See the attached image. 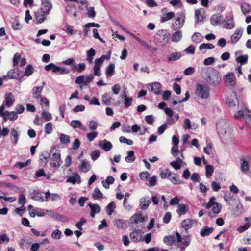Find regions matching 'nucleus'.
Segmentation results:
<instances>
[{
  "label": "nucleus",
  "instance_id": "1",
  "mask_svg": "<svg viewBox=\"0 0 251 251\" xmlns=\"http://www.w3.org/2000/svg\"><path fill=\"white\" fill-rule=\"evenodd\" d=\"M201 75L209 85L212 87H217L221 82V77L219 72L212 67L203 68Z\"/></svg>",
  "mask_w": 251,
  "mask_h": 251
},
{
  "label": "nucleus",
  "instance_id": "2",
  "mask_svg": "<svg viewBox=\"0 0 251 251\" xmlns=\"http://www.w3.org/2000/svg\"><path fill=\"white\" fill-rule=\"evenodd\" d=\"M216 126L219 136L222 142L225 144L232 143L233 136L229 124L225 120H220L217 123Z\"/></svg>",
  "mask_w": 251,
  "mask_h": 251
},
{
  "label": "nucleus",
  "instance_id": "3",
  "mask_svg": "<svg viewBox=\"0 0 251 251\" xmlns=\"http://www.w3.org/2000/svg\"><path fill=\"white\" fill-rule=\"evenodd\" d=\"M176 248L180 251H184L185 249L189 246L191 242V237L189 235H184L182 237L178 233H176Z\"/></svg>",
  "mask_w": 251,
  "mask_h": 251
},
{
  "label": "nucleus",
  "instance_id": "4",
  "mask_svg": "<svg viewBox=\"0 0 251 251\" xmlns=\"http://www.w3.org/2000/svg\"><path fill=\"white\" fill-rule=\"evenodd\" d=\"M110 54L103 55L100 57L97 58L94 61L93 67L94 75L97 76H100L101 75V67L105 60H109Z\"/></svg>",
  "mask_w": 251,
  "mask_h": 251
},
{
  "label": "nucleus",
  "instance_id": "5",
  "mask_svg": "<svg viewBox=\"0 0 251 251\" xmlns=\"http://www.w3.org/2000/svg\"><path fill=\"white\" fill-rule=\"evenodd\" d=\"M196 93L201 99H207L209 96V89L208 87L203 84H197Z\"/></svg>",
  "mask_w": 251,
  "mask_h": 251
},
{
  "label": "nucleus",
  "instance_id": "6",
  "mask_svg": "<svg viewBox=\"0 0 251 251\" xmlns=\"http://www.w3.org/2000/svg\"><path fill=\"white\" fill-rule=\"evenodd\" d=\"M216 198L215 197H211L209 199V201L207 203H204L203 206L207 209H209L212 207V211L214 214H218L219 213L221 208L222 205L217 202H215Z\"/></svg>",
  "mask_w": 251,
  "mask_h": 251
},
{
  "label": "nucleus",
  "instance_id": "7",
  "mask_svg": "<svg viewBox=\"0 0 251 251\" xmlns=\"http://www.w3.org/2000/svg\"><path fill=\"white\" fill-rule=\"evenodd\" d=\"M185 16L182 12L177 14L175 21L172 24V26L174 30H177L181 28L184 24Z\"/></svg>",
  "mask_w": 251,
  "mask_h": 251
},
{
  "label": "nucleus",
  "instance_id": "8",
  "mask_svg": "<svg viewBox=\"0 0 251 251\" xmlns=\"http://www.w3.org/2000/svg\"><path fill=\"white\" fill-rule=\"evenodd\" d=\"M50 165L53 168H58L61 164L60 154L58 151L53 152V150L50 151Z\"/></svg>",
  "mask_w": 251,
  "mask_h": 251
},
{
  "label": "nucleus",
  "instance_id": "9",
  "mask_svg": "<svg viewBox=\"0 0 251 251\" xmlns=\"http://www.w3.org/2000/svg\"><path fill=\"white\" fill-rule=\"evenodd\" d=\"M223 80L228 87H234L236 83V78L233 72H229L224 76Z\"/></svg>",
  "mask_w": 251,
  "mask_h": 251
},
{
  "label": "nucleus",
  "instance_id": "10",
  "mask_svg": "<svg viewBox=\"0 0 251 251\" xmlns=\"http://www.w3.org/2000/svg\"><path fill=\"white\" fill-rule=\"evenodd\" d=\"M156 35L158 36L157 39L162 46L167 44L169 41V35L165 30H159L156 33Z\"/></svg>",
  "mask_w": 251,
  "mask_h": 251
},
{
  "label": "nucleus",
  "instance_id": "11",
  "mask_svg": "<svg viewBox=\"0 0 251 251\" xmlns=\"http://www.w3.org/2000/svg\"><path fill=\"white\" fill-rule=\"evenodd\" d=\"M195 18L196 23L198 24H201L203 23L205 18V11L203 8L197 9L195 11Z\"/></svg>",
  "mask_w": 251,
  "mask_h": 251
},
{
  "label": "nucleus",
  "instance_id": "12",
  "mask_svg": "<svg viewBox=\"0 0 251 251\" xmlns=\"http://www.w3.org/2000/svg\"><path fill=\"white\" fill-rule=\"evenodd\" d=\"M143 232L140 229H134L133 231L129 234L131 240L134 242H137L141 241L142 239Z\"/></svg>",
  "mask_w": 251,
  "mask_h": 251
},
{
  "label": "nucleus",
  "instance_id": "13",
  "mask_svg": "<svg viewBox=\"0 0 251 251\" xmlns=\"http://www.w3.org/2000/svg\"><path fill=\"white\" fill-rule=\"evenodd\" d=\"M49 192H46L45 193V196H43V194L41 192H36L35 193L34 196L32 197V199L39 201H47L49 200Z\"/></svg>",
  "mask_w": 251,
  "mask_h": 251
},
{
  "label": "nucleus",
  "instance_id": "14",
  "mask_svg": "<svg viewBox=\"0 0 251 251\" xmlns=\"http://www.w3.org/2000/svg\"><path fill=\"white\" fill-rule=\"evenodd\" d=\"M182 227L185 230L187 231L191 228L194 225L197 224V221L195 220L186 219L182 222Z\"/></svg>",
  "mask_w": 251,
  "mask_h": 251
},
{
  "label": "nucleus",
  "instance_id": "15",
  "mask_svg": "<svg viewBox=\"0 0 251 251\" xmlns=\"http://www.w3.org/2000/svg\"><path fill=\"white\" fill-rule=\"evenodd\" d=\"M48 13H45V11H42L40 9H38L35 13V18L37 24L42 23L46 18Z\"/></svg>",
  "mask_w": 251,
  "mask_h": 251
},
{
  "label": "nucleus",
  "instance_id": "16",
  "mask_svg": "<svg viewBox=\"0 0 251 251\" xmlns=\"http://www.w3.org/2000/svg\"><path fill=\"white\" fill-rule=\"evenodd\" d=\"M18 128H12L10 132V140L13 144L16 145L18 141L19 136V132L18 131Z\"/></svg>",
  "mask_w": 251,
  "mask_h": 251
},
{
  "label": "nucleus",
  "instance_id": "17",
  "mask_svg": "<svg viewBox=\"0 0 251 251\" xmlns=\"http://www.w3.org/2000/svg\"><path fill=\"white\" fill-rule=\"evenodd\" d=\"M243 33V29L241 28L237 29L234 33L231 36L230 41L232 43H236L241 38Z\"/></svg>",
  "mask_w": 251,
  "mask_h": 251
},
{
  "label": "nucleus",
  "instance_id": "18",
  "mask_svg": "<svg viewBox=\"0 0 251 251\" xmlns=\"http://www.w3.org/2000/svg\"><path fill=\"white\" fill-rule=\"evenodd\" d=\"M147 218L141 214H135L130 218V220L132 224H137L138 223L144 222Z\"/></svg>",
  "mask_w": 251,
  "mask_h": 251
},
{
  "label": "nucleus",
  "instance_id": "19",
  "mask_svg": "<svg viewBox=\"0 0 251 251\" xmlns=\"http://www.w3.org/2000/svg\"><path fill=\"white\" fill-rule=\"evenodd\" d=\"M99 146L105 151H108L112 149V144L110 142L104 139L99 143Z\"/></svg>",
  "mask_w": 251,
  "mask_h": 251
},
{
  "label": "nucleus",
  "instance_id": "20",
  "mask_svg": "<svg viewBox=\"0 0 251 251\" xmlns=\"http://www.w3.org/2000/svg\"><path fill=\"white\" fill-rule=\"evenodd\" d=\"M52 8V4L48 0H42V6L40 8L43 11L45 12V13L49 14L50 11Z\"/></svg>",
  "mask_w": 251,
  "mask_h": 251
},
{
  "label": "nucleus",
  "instance_id": "21",
  "mask_svg": "<svg viewBox=\"0 0 251 251\" xmlns=\"http://www.w3.org/2000/svg\"><path fill=\"white\" fill-rule=\"evenodd\" d=\"M224 26L225 28L228 29H231L234 27L235 24L233 16H229L226 18Z\"/></svg>",
  "mask_w": 251,
  "mask_h": 251
},
{
  "label": "nucleus",
  "instance_id": "22",
  "mask_svg": "<svg viewBox=\"0 0 251 251\" xmlns=\"http://www.w3.org/2000/svg\"><path fill=\"white\" fill-rule=\"evenodd\" d=\"M6 105L9 107L12 105L15 101V98L12 93H6L5 95Z\"/></svg>",
  "mask_w": 251,
  "mask_h": 251
},
{
  "label": "nucleus",
  "instance_id": "23",
  "mask_svg": "<svg viewBox=\"0 0 251 251\" xmlns=\"http://www.w3.org/2000/svg\"><path fill=\"white\" fill-rule=\"evenodd\" d=\"M151 202L146 197H142L140 200V207L142 210H146L149 207Z\"/></svg>",
  "mask_w": 251,
  "mask_h": 251
},
{
  "label": "nucleus",
  "instance_id": "24",
  "mask_svg": "<svg viewBox=\"0 0 251 251\" xmlns=\"http://www.w3.org/2000/svg\"><path fill=\"white\" fill-rule=\"evenodd\" d=\"M79 168L81 171L86 173L90 169V165L88 161L85 160H81L79 164Z\"/></svg>",
  "mask_w": 251,
  "mask_h": 251
},
{
  "label": "nucleus",
  "instance_id": "25",
  "mask_svg": "<svg viewBox=\"0 0 251 251\" xmlns=\"http://www.w3.org/2000/svg\"><path fill=\"white\" fill-rule=\"evenodd\" d=\"M43 89V86L34 87L32 90L33 97L35 99L40 98Z\"/></svg>",
  "mask_w": 251,
  "mask_h": 251
},
{
  "label": "nucleus",
  "instance_id": "26",
  "mask_svg": "<svg viewBox=\"0 0 251 251\" xmlns=\"http://www.w3.org/2000/svg\"><path fill=\"white\" fill-rule=\"evenodd\" d=\"M88 206L91 209V216L94 217L95 214L99 213L100 211V207L97 204H88Z\"/></svg>",
  "mask_w": 251,
  "mask_h": 251
},
{
  "label": "nucleus",
  "instance_id": "27",
  "mask_svg": "<svg viewBox=\"0 0 251 251\" xmlns=\"http://www.w3.org/2000/svg\"><path fill=\"white\" fill-rule=\"evenodd\" d=\"M149 86L151 87V91L155 94L158 95L160 94L161 84L159 83L155 82L150 84Z\"/></svg>",
  "mask_w": 251,
  "mask_h": 251
},
{
  "label": "nucleus",
  "instance_id": "28",
  "mask_svg": "<svg viewBox=\"0 0 251 251\" xmlns=\"http://www.w3.org/2000/svg\"><path fill=\"white\" fill-rule=\"evenodd\" d=\"M96 54V50L92 48H90L86 52V60L89 64H91L93 62L94 56Z\"/></svg>",
  "mask_w": 251,
  "mask_h": 251
},
{
  "label": "nucleus",
  "instance_id": "29",
  "mask_svg": "<svg viewBox=\"0 0 251 251\" xmlns=\"http://www.w3.org/2000/svg\"><path fill=\"white\" fill-rule=\"evenodd\" d=\"M182 36V32L180 30H177L173 33L172 35V41L173 42H178L181 40Z\"/></svg>",
  "mask_w": 251,
  "mask_h": 251
},
{
  "label": "nucleus",
  "instance_id": "30",
  "mask_svg": "<svg viewBox=\"0 0 251 251\" xmlns=\"http://www.w3.org/2000/svg\"><path fill=\"white\" fill-rule=\"evenodd\" d=\"M66 11L68 13L72 15L74 17H75L77 16L75 5L73 3H70L67 4Z\"/></svg>",
  "mask_w": 251,
  "mask_h": 251
},
{
  "label": "nucleus",
  "instance_id": "31",
  "mask_svg": "<svg viewBox=\"0 0 251 251\" xmlns=\"http://www.w3.org/2000/svg\"><path fill=\"white\" fill-rule=\"evenodd\" d=\"M188 209L185 204L181 203L177 205V213L179 216L185 215L188 211Z\"/></svg>",
  "mask_w": 251,
  "mask_h": 251
},
{
  "label": "nucleus",
  "instance_id": "32",
  "mask_svg": "<svg viewBox=\"0 0 251 251\" xmlns=\"http://www.w3.org/2000/svg\"><path fill=\"white\" fill-rule=\"evenodd\" d=\"M175 237L174 235H166L164 237L163 242L168 246H172L175 242Z\"/></svg>",
  "mask_w": 251,
  "mask_h": 251
},
{
  "label": "nucleus",
  "instance_id": "33",
  "mask_svg": "<svg viewBox=\"0 0 251 251\" xmlns=\"http://www.w3.org/2000/svg\"><path fill=\"white\" fill-rule=\"evenodd\" d=\"M222 21L221 16L219 15H213L211 18V23L213 26H217L221 24Z\"/></svg>",
  "mask_w": 251,
  "mask_h": 251
},
{
  "label": "nucleus",
  "instance_id": "34",
  "mask_svg": "<svg viewBox=\"0 0 251 251\" xmlns=\"http://www.w3.org/2000/svg\"><path fill=\"white\" fill-rule=\"evenodd\" d=\"M67 182H71L73 184H75L76 182H80V177L78 174H74L71 176H69L67 179Z\"/></svg>",
  "mask_w": 251,
  "mask_h": 251
},
{
  "label": "nucleus",
  "instance_id": "35",
  "mask_svg": "<svg viewBox=\"0 0 251 251\" xmlns=\"http://www.w3.org/2000/svg\"><path fill=\"white\" fill-rule=\"evenodd\" d=\"M243 205L239 202L236 205L235 207L232 209L233 214L236 216H239L242 212Z\"/></svg>",
  "mask_w": 251,
  "mask_h": 251
},
{
  "label": "nucleus",
  "instance_id": "36",
  "mask_svg": "<svg viewBox=\"0 0 251 251\" xmlns=\"http://www.w3.org/2000/svg\"><path fill=\"white\" fill-rule=\"evenodd\" d=\"M213 230L214 229L212 227L204 226L201 229L200 234L202 237L208 236L213 231Z\"/></svg>",
  "mask_w": 251,
  "mask_h": 251
},
{
  "label": "nucleus",
  "instance_id": "37",
  "mask_svg": "<svg viewBox=\"0 0 251 251\" xmlns=\"http://www.w3.org/2000/svg\"><path fill=\"white\" fill-rule=\"evenodd\" d=\"M242 163L241 164V170L243 172H248L249 169V158L242 157L241 159Z\"/></svg>",
  "mask_w": 251,
  "mask_h": 251
},
{
  "label": "nucleus",
  "instance_id": "38",
  "mask_svg": "<svg viewBox=\"0 0 251 251\" xmlns=\"http://www.w3.org/2000/svg\"><path fill=\"white\" fill-rule=\"evenodd\" d=\"M202 35L199 32H195L192 36V41L196 43H199L203 40Z\"/></svg>",
  "mask_w": 251,
  "mask_h": 251
},
{
  "label": "nucleus",
  "instance_id": "39",
  "mask_svg": "<svg viewBox=\"0 0 251 251\" xmlns=\"http://www.w3.org/2000/svg\"><path fill=\"white\" fill-rule=\"evenodd\" d=\"M173 176L169 178L170 181L174 185L180 184L182 181L179 179V177L176 174H173Z\"/></svg>",
  "mask_w": 251,
  "mask_h": 251
},
{
  "label": "nucleus",
  "instance_id": "40",
  "mask_svg": "<svg viewBox=\"0 0 251 251\" xmlns=\"http://www.w3.org/2000/svg\"><path fill=\"white\" fill-rule=\"evenodd\" d=\"M102 103L106 105H109L111 103V98L109 94L104 93L102 96Z\"/></svg>",
  "mask_w": 251,
  "mask_h": 251
},
{
  "label": "nucleus",
  "instance_id": "41",
  "mask_svg": "<svg viewBox=\"0 0 251 251\" xmlns=\"http://www.w3.org/2000/svg\"><path fill=\"white\" fill-rule=\"evenodd\" d=\"M116 208V204L114 202H110L106 208V211L107 213V214L109 216H110L112 215V212L114 211V209Z\"/></svg>",
  "mask_w": 251,
  "mask_h": 251
},
{
  "label": "nucleus",
  "instance_id": "42",
  "mask_svg": "<svg viewBox=\"0 0 251 251\" xmlns=\"http://www.w3.org/2000/svg\"><path fill=\"white\" fill-rule=\"evenodd\" d=\"M181 56V53L180 52H175L168 55V59L169 61H176L178 60Z\"/></svg>",
  "mask_w": 251,
  "mask_h": 251
},
{
  "label": "nucleus",
  "instance_id": "43",
  "mask_svg": "<svg viewBox=\"0 0 251 251\" xmlns=\"http://www.w3.org/2000/svg\"><path fill=\"white\" fill-rule=\"evenodd\" d=\"M134 152L133 151H130L127 152V156L125 158L127 162L132 163L135 160V157L134 156Z\"/></svg>",
  "mask_w": 251,
  "mask_h": 251
},
{
  "label": "nucleus",
  "instance_id": "44",
  "mask_svg": "<svg viewBox=\"0 0 251 251\" xmlns=\"http://www.w3.org/2000/svg\"><path fill=\"white\" fill-rule=\"evenodd\" d=\"M40 103L42 105V108L44 110H47L50 106V102L46 97L41 98L40 99Z\"/></svg>",
  "mask_w": 251,
  "mask_h": 251
},
{
  "label": "nucleus",
  "instance_id": "45",
  "mask_svg": "<svg viewBox=\"0 0 251 251\" xmlns=\"http://www.w3.org/2000/svg\"><path fill=\"white\" fill-rule=\"evenodd\" d=\"M175 13L173 12H170L163 15L162 17L161 21V22H165L167 21L170 20L174 18Z\"/></svg>",
  "mask_w": 251,
  "mask_h": 251
},
{
  "label": "nucleus",
  "instance_id": "46",
  "mask_svg": "<svg viewBox=\"0 0 251 251\" xmlns=\"http://www.w3.org/2000/svg\"><path fill=\"white\" fill-rule=\"evenodd\" d=\"M248 56L247 55H241L237 57L236 58V61L240 64V65L242 66L243 64L247 63L248 61Z\"/></svg>",
  "mask_w": 251,
  "mask_h": 251
},
{
  "label": "nucleus",
  "instance_id": "47",
  "mask_svg": "<svg viewBox=\"0 0 251 251\" xmlns=\"http://www.w3.org/2000/svg\"><path fill=\"white\" fill-rule=\"evenodd\" d=\"M172 175V173L169 169L163 170L160 172V176L162 179L170 178Z\"/></svg>",
  "mask_w": 251,
  "mask_h": 251
},
{
  "label": "nucleus",
  "instance_id": "48",
  "mask_svg": "<svg viewBox=\"0 0 251 251\" xmlns=\"http://www.w3.org/2000/svg\"><path fill=\"white\" fill-rule=\"evenodd\" d=\"M62 236V232L59 229H55L54 230L51 235L52 239L55 240H59Z\"/></svg>",
  "mask_w": 251,
  "mask_h": 251
},
{
  "label": "nucleus",
  "instance_id": "49",
  "mask_svg": "<svg viewBox=\"0 0 251 251\" xmlns=\"http://www.w3.org/2000/svg\"><path fill=\"white\" fill-rule=\"evenodd\" d=\"M92 196L94 199H102L103 194L98 188H96L92 193Z\"/></svg>",
  "mask_w": 251,
  "mask_h": 251
},
{
  "label": "nucleus",
  "instance_id": "50",
  "mask_svg": "<svg viewBox=\"0 0 251 251\" xmlns=\"http://www.w3.org/2000/svg\"><path fill=\"white\" fill-rule=\"evenodd\" d=\"M246 112L247 113L245 114L244 120L247 126L251 128V111L248 110Z\"/></svg>",
  "mask_w": 251,
  "mask_h": 251
},
{
  "label": "nucleus",
  "instance_id": "51",
  "mask_svg": "<svg viewBox=\"0 0 251 251\" xmlns=\"http://www.w3.org/2000/svg\"><path fill=\"white\" fill-rule=\"evenodd\" d=\"M241 9L244 15H246L251 12V7L248 3H244L241 5Z\"/></svg>",
  "mask_w": 251,
  "mask_h": 251
},
{
  "label": "nucleus",
  "instance_id": "52",
  "mask_svg": "<svg viewBox=\"0 0 251 251\" xmlns=\"http://www.w3.org/2000/svg\"><path fill=\"white\" fill-rule=\"evenodd\" d=\"M34 72V68L32 65H28L25 69L24 73V75L25 76H29L31 75Z\"/></svg>",
  "mask_w": 251,
  "mask_h": 251
},
{
  "label": "nucleus",
  "instance_id": "53",
  "mask_svg": "<svg viewBox=\"0 0 251 251\" xmlns=\"http://www.w3.org/2000/svg\"><path fill=\"white\" fill-rule=\"evenodd\" d=\"M6 112L7 113V117L9 120L11 121H14L17 119L18 115L16 112H8V111H6Z\"/></svg>",
  "mask_w": 251,
  "mask_h": 251
},
{
  "label": "nucleus",
  "instance_id": "54",
  "mask_svg": "<svg viewBox=\"0 0 251 251\" xmlns=\"http://www.w3.org/2000/svg\"><path fill=\"white\" fill-rule=\"evenodd\" d=\"M62 63L66 65H72V68H76V64L75 60L72 58H69L64 61Z\"/></svg>",
  "mask_w": 251,
  "mask_h": 251
},
{
  "label": "nucleus",
  "instance_id": "55",
  "mask_svg": "<svg viewBox=\"0 0 251 251\" xmlns=\"http://www.w3.org/2000/svg\"><path fill=\"white\" fill-rule=\"evenodd\" d=\"M115 72V65L111 64L108 66L106 69V73L110 76L113 75Z\"/></svg>",
  "mask_w": 251,
  "mask_h": 251
},
{
  "label": "nucleus",
  "instance_id": "56",
  "mask_svg": "<svg viewBox=\"0 0 251 251\" xmlns=\"http://www.w3.org/2000/svg\"><path fill=\"white\" fill-rule=\"evenodd\" d=\"M59 139L60 142L63 144L70 143V137L67 135L64 134H60Z\"/></svg>",
  "mask_w": 251,
  "mask_h": 251
},
{
  "label": "nucleus",
  "instance_id": "57",
  "mask_svg": "<svg viewBox=\"0 0 251 251\" xmlns=\"http://www.w3.org/2000/svg\"><path fill=\"white\" fill-rule=\"evenodd\" d=\"M206 176L209 177L211 176L214 172V167L212 165H207L205 167Z\"/></svg>",
  "mask_w": 251,
  "mask_h": 251
},
{
  "label": "nucleus",
  "instance_id": "58",
  "mask_svg": "<svg viewBox=\"0 0 251 251\" xmlns=\"http://www.w3.org/2000/svg\"><path fill=\"white\" fill-rule=\"evenodd\" d=\"M46 215H48L56 220H59L60 218H61V216L58 213H55L50 210H46Z\"/></svg>",
  "mask_w": 251,
  "mask_h": 251
},
{
  "label": "nucleus",
  "instance_id": "59",
  "mask_svg": "<svg viewBox=\"0 0 251 251\" xmlns=\"http://www.w3.org/2000/svg\"><path fill=\"white\" fill-rule=\"evenodd\" d=\"M98 132L96 131L90 132L87 133L86 137L87 140L89 142L93 141L94 140V139L98 136Z\"/></svg>",
  "mask_w": 251,
  "mask_h": 251
},
{
  "label": "nucleus",
  "instance_id": "60",
  "mask_svg": "<svg viewBox=\"0 0 251 251\" xmlns=\"http://www.w3.org/2000/svg\"><path fill=\"white\" fill-rule=\"evenodd\" d=\"M52 131V124L49 122L45 125L44 132L46 134H50Z\"/></svg>",
  "mask_w": 251,
  "mask_h": 251
},
{
  "label": "nucleus",
  "instance_id": "61",
  "mask_svg": "<svg viewBox=\"0 0 251 251\" xmlns=\"http://www.w3.org/2000/svg\"><path fill=\"white\" fill-rule=\"evenodd\" d=\"M247 111H248V110H247V109L238 111L237 112L235 113L234 116V118L235 119H240V118L243 117L244 119L245 116V114L247 113L246 112Z\"/></svg>",
  "mask_w": 251,
  "mask_h": 251
},
{
  "label": "nucleus",
  "instance_id": "62",
  "mask_svg": "<svg viewBox=\"0 0 251 251\" xmlns=\"http://www.w3.org/2000/svg\"><path fill=\"white\" fill-rule=\"evenodd\" d=\"M41 115L43 118L47 121H50L52 118L51 113L47 111V110H45V111L42 113Z\"/></svg>",
  "mask_w": 251,
  "mask_h": 251
},
{
  "label": "nucleus",
  "instance_id": "63",
  "mask_svg": "<svg viewBox=\"0 0 251 251\" xmlns=\"http://www.w3.org/2000/svg\"><path fill=\"white\" fill-rule=\"evenodd\" d=\"M66 29L65 31L67 34L72 35L76 33V30L74 29L73 28V26H72L69 25H66Z\"/></svg>",
  "mask_w": 251,
  "mask_h": 251
},
{
  "label": "nucleus",
  "instance_id": "64",
  "mask_svg": "<svg viewBox=\"0 0 251 251\" xmlns=\"http://www.w3.org/2000/svg\"><path fill=\"white\" fill-rule=\"evenodd\" d=\"M50 156L48 154H42L40 156V159L41 162V165L44 166L47 164L49 161V158Z\"/></svg>",
  "mask_w": 251,
  "mask_h": 251
}]
</instances>
